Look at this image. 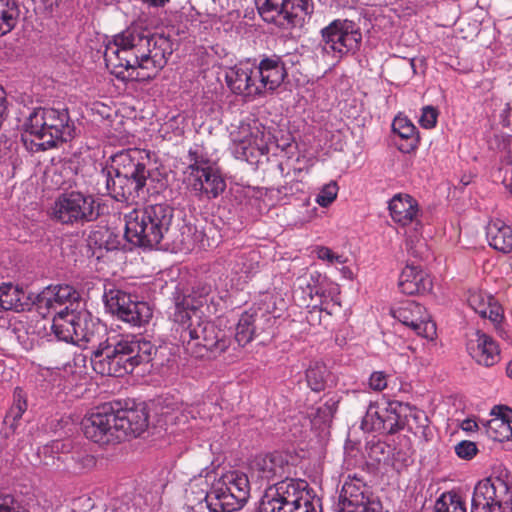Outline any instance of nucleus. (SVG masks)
Returning a JSON list of instances; mask_svg holds the SVG:
<instances>
[{
	"instance_id": "f257e3e1",
	"label": "nucleus",
	"mask_w": 512,
	"mask_h": 512,
	"mask_svg": "<svg viewBox=\"0 0 512 512\" xmlns=\"http://www.w3.org/2000/svg\"><path fill=\"white\" fill-rule=\"evenodd\" d=\"M172 54L169 39L130 27L113 36L104 51L111 74L121 80L148 81L156 77Z\"/></svg>"
},
{
	"instance_id": "f03ea898",
	"label": "nucleus",
	"mask_w": 512,
	"mask_h": 512,
	"mask_svg": "<svg viewBox=\"0 0 512 512\" xmlns=\"http://www.w3.org/2000/svg\"><path fill=\"white\" fill-rule=\"evenodd\" d=\"M86 438L100 445L116 444L140 436L148 427L144 407L114 411L110 406L96 408L82 420Z\"/></svg>"
},
{
	"instance_id": "7ed1b4c3",
	"label": "nucleus",
	"mask_w": 512,
	"mask_h": 512,
	"mask_svg": "<svg viewBox=\"0 0 512 512\" xmlns=\"http://www.w3.org/2000/svg\"><path fill=\"white\" fill-rule=\"evenodd\" d=\"M155 353V346L141 336H127L110 344L100 342L93 350L91 364L101 375L121 377L142 363H148Z\"/></svg>"
},
{
	"instance_id": "20e7f679",
	"label": "nucleus",
	"mask_w": 512,
	"mask_h": 512,
	"mask_svg": "<svg viewBox=\"0 0 512 512\" xmlns=\"http://www.w3.org/2000/svg\"><path fill=\"white\" fill-rule=\"evenodd\" d=\"M173 209L167 204L148 205L125 215V237L139 247L158 245L168 232Z\"/></svg>"
},
{
	"instance_id": "39448f33",
	"label": "nucleus",
	"mask_w": 512,
	"mask_h": 512,
	"mask_svg": "<svg viewBox=\"0 0 512 512\" xmlns=\"http://www.w3.org/2000/svg\"><path fill=\"white\" fill-rule=\"evenodd\" d=\"M190 323L181 331V339L188 353L196 358H215L230 344L225 333L209 321H202L196 311L178 309L175 321Z\"/></svg>"
},
{
	"instance_id": "423d86ee",
	"label": "nucleus",
	"mask_w": 512,
	"mask_h": 512,
	"mask_svg": "<svg viewBox=\"0 0 512 512\" xmlns=\"http://www.w3.org/2000/svg\"><path fill=\"white\" fill-rule=\"evenodd\" d=\"M25 131L41 142L42 150L56 147L75 136V125L67 109L37 108L24 123Z\"/></svg>"
},
{
	"instance_id": "0eeeda50",
	"label": "nucleus",
	"mask_w": 512,
	"mask_h": 512,
	"mask_svg": "<svg viewBox=\"0 0 512 512\" xmlns=\"http://www.w3.org/2000/svg\"><path fill=\"white\" fill-rule=\"evenodd\" d=\"M314 494L305 480L285 478L270 486L261 499L260 512H291Z\"/></svg>"
},
{
	"instance_id": "6e6552de",
	"label": "nucleus",
	"mask_w": 512,
	"mask_h": 512,
	"mask_svg": "<svg viewBox=\"0 0 512 512\" xmlns=\"http://www.w3.org/2000/svg\"><path fill=\"white\" fill-rule=\"evenodd\" d=\"M190 163L187 167L186 182L188 187L200 199H214L222 194L226 182L220 171L211 165L208 159L198 155L197 151H189Z\"/></svg>"
},
{
	"instance_id": "1a4fd4ad",
	"label": "nucleus",
	"mask_w": 512,
	"mask_h": 512,
	"mask_svg": "<svg viewBox=\"0 0 512 512\" xmlns=\"http://www.w3.org/2000/svg\"><path fill=\"white\" fill-rule=\"evenodd\" d=\"M250 484L244 473L232 471L207 495L208 507L214 512L239 510L248 500Z\"/></svg>"
},
{
	"instance_id": "9d476101",
	"label": "nucleus",
	"mask_w": 512,
	"mask_h": 512,
	"mask_svg": "<svg viewBox=\"0 0 512 512\" xmlns=\"http://www.w3.org/2000/svg\"><path fill=\"white\" fill-rule=\"evenodd\" d=\"M256 6L264 21L284 29L301 24L313 9L310 0H256Z\"/></svg>"
},
{
	"instance_id": "9b49d317",
	"label": "nucleus",
	"mask_w": 512,
	"mask_h": 512,
	"mask_svg": "<svg viewBox=\"0 0 512 512\" xmlns=\"http://www.w3.org/2000/svg\"><path fill=\"white\" fill-rule=\"evenodd\" d=\"M99 209L92 195L72 191L58 197L54 203L53 216L63 224L91 222L99 217Z\"/></svg>"
},
{
	"instance_id": "f8f14e48",
	"label": "nucleus",
	"mask_w": 512,
	"mask_h": 512,
	"mask_svg": "<svg viewBox=\"0 0 512 512\" xmlns=\"http://www.w3.org/2000/svg\"><path fill=\"white\" fill-rule=\"evenodd\" d=\"M512 504L508 484L500 477L479 481L473 492L471 512H506Z\"/></svg>"
},
{
	"instance_id": "ddd939ff",
	"label": "nucleus",
	"mask_w": 512,
	"mask_h": 512,
	"mask_svg": "<svg viewBox=\"0 0 512 512\" xmlns=\"http://www.w3.org/2000/svg\"><path fill=\"white\" fill-rule=\"evenodd\" d=\"M389 211L392 220L402 227L412 226L414 234L406 231V248L415 257L422 255L423 244L419 230L422 225L419 221V207L417 201L408 194H397L389 202Z\"/></svg>"
},
{
	"instance_id": "4468645a",
	"label": "nucleus",
	"mask_w": 512,
	"mask_h": 512,
	"mask_svg": "<svg viewBox=\"0 0 512 512\" xmlns=\"http://www.w3.org/2000/svg\"><path fill=\"white\" fill-rule=\"evenodd\" d=\"M323 49L340 56L359 50L362 33L351 20L336 19L321 30Z\"/></svg>"
},
{
	"instance_id": "2eb2a0df",
	"label": "nucleus",
	"mask_w": 512,
	"mask_h": 512,
	"mask_svg": "<svg viewBox=\"0 0 512 512\" xmlns=\"http://www.w3.org/2000/svg\"><path fill=\"white\" fill-rule=\"evenodd\" d=\"M339 512H386L379 499L362 481L343 485Z\"/></svg>"
},
{
	"instance_id": "dca6fc26",
	"label": "nucleus",
	"mask_w": 512,
	"mask_h": 512,
	"mask_svg": "<svg viewBox=\"0 0 512 512\" xmlns=\"http://www.w3.org/2000/svg\"><path fill=\"white\" fill-rule=\"evenodd\" d=\"M114 171L133 181L140 182L145 188L150 171L147 169L149 162L148 153L144 150L133 148L122 150L111 157Z\"/></svg>"
},
{
	"instance_id": "f3484780",
	"label": "nucleus",
	"mask_w": 512,
	"mask_h": 512,
	"mask_svg": "<svg viewBox=\"0 0 512 512\" xmlns=\"http://www.w3.org/2000/svg\"><path fill=\"white\" fill-rule=\"evenodd\" d=\"M80 299L79 292L70 285H56L45 288L37 295L33 304L42 317L49 316L52 312L63 308L73 310L71 307Z\"/></svg>"
},
{
	"instance_id": "a211bd4d",
	"label": "nucleus",
	"mask_w": 512,
	"mask_h": 512,
	"mask_svg": "<svg viewBox=\"0 0 512 512\" xmlns=\"http://www.w3.org/2000/svg\"><path fill=\"white\" fill-rule=\"evenodd\" d=\"M392 313L395 319L413 329L418 335L430 339L436 335V326L429 320L422 305L408 301L394 309Z\"/></svg>"
},
{
	"instance_id": "6ab92c4d",
	"label": "nucleus",
	"mask_w": 512,
	"mask_h": 512,
	"mask_svg": "<svg viewBox=\"0 0 512 512\" xmlns=\"http://www.w3.org/2000/svg\"><path fill=\"white\" fill-rule=\"evenodd\" d=\"M225 80L228 88L237 95L255 96L260 94L254 68L248 64L240 63L229 67L225 71Z\"/></svg>"
},
{
	"instance_id": "aec40b11",
	"label": "nucleus",
	"mask_w": 512,
	"mask_h": 512,
	"mask_svg": "<svg viewBox=\"0 0 512 512\" xmlns=\"http://www.w3.org/2000/svg\"><path fill=\"white\" fill-rule=\"evenodd\" d=\"M470 356L477 364L491 367L500 361L498 344L489 335L477 330L467 344Z\"/></svg>"
},
{
	"instance_id": "412c9836",
	"label": "nucleus",
	"mask_w": 512,
	"mask_h": 512,
	"mask_svg": "<svg viewBox=\"0 0 512 512\" xmlns=\"http://www.w3.org/2000/svg\"><path fill=\"white\" fill-rule=\"evenodd\" d=\"M112 176L111 171L102 170V177L105 181V188L107 193L117 201H134L144 194L143 187L140 182L129 180L118 171H114Z\"/></svg>"
},
{
	"instance_id": "4be33fe9",
	"label": "nucleus",
	"mask_w": 512,
	"mask_h": 512,
	"mask_svg": "<svg viewBox=\"0 0 512 512\" xmlns=\"http://www.w3.org/2000/svg\"><path fill=\"white\" fill-rule=\"evenodd\" d=\"M257 88L260 89V94L264 90H275L286 77V70L283 62L279 58H265L259 66L254 68Z\"/></svg>"
},
{
	"instance_id": "5701e85b",
	"label": "nucleus",
	"mask_w": 512,
	"mask_h": 512,
	"mask_svg": "<svg viewBox=\"0 0 512 512\" xmlns=\"http://www.w3.org/2000/svg\"><path fill=\"white\" fill-rule=\"evenodd\" d=\"M82 315L75 312V310H68V308L60 309L53 316L52 331L57 339L65 342H73L75 338L81 334L79 327L82 324Z\"/></svg>"
},
{
	"instance_id": "b1692460",
	"label": "nucleus",
	"mask_w": 512,
	"mask_h": 512,
	"mask_svg": "<svg viewBox=\"0 0 512 512\" xmlns=\"http://www.w3.org/2000/svg\"><path fill=\"white\" fill-rule=\"evenodd\" d=\"M398 286L402 293L406 295H415L429 291L432 282L420 267L415 265H406L400 276Z\"/></svg>"
},
{
	"instance_id": "393cba45",
	"label": "nucleus",
	"mask_w": 512,
	"mask_h": 512,
	"mask_svg": "<svg viewBox=\"0 0 512 512\" xmlns=\"http://www.w3.org/2000/svg\"><path fill=\"white\" fill-rule=\"evenodd\" d=\"M252 470L261 479L282 478L287 474L289 465L280 454L258 456L252 462Z\"/></svg>"
},
{
	"instance_id": "a878e982",
	"label": "nucleus",
	"mask_w": 512,
	"mask_h": 512,
	"mask_svg": "<svg viewBox=\"0 0 512 512\" xmlns=\"http://www.w3.org/2000/svg\"><path fill=\"white\" fill-rule=\"evenodd\" d=\"M489 244L495 250L503 253L512 251V229L500 219L492 220L486 228Z\"/></svg>"
},
{
	"instance_id": "bb28decb",
	"label": "nucleus",
	"mask_w": 512,
	"mask_h": 512,
	"mask_svg": "<svg viewBox=\"0 0 512 512\" xmlns=\"http://www.w3.org/2000/svg\"><path fill=\"white\" fill-rule=\"evenodd\" d=\"M24 291L12 284L0 287V308L3 310H15L17 312L29 309L30 303Z\"/></svg>"
},
{
	"instance_id": "cd10ccee",
	"label": "nucleus",
	"mask_w": 512,
	"mask_h": 512,
	"mask_svg": "<svg viewBox=\"0 0 512 512\" xmlns=\"http://www.w3.org/2000/svg\"><path fill=\"white\" fill-rule=\"evenodd\" d=\"M153 311L150 305L144 301H138L133 298L120 320L129 323L132 326L141 327L150 322Z\"/></svg>"
},
{
	"instance_id": "c85d7f7f",
	"label": "nucleus",
	"mask_w": 512,
	"mask_h": 512,
	"mask_svg": "<svg viewBox=\"0 0 512 512\" xmlns=\"http://www.w3.org/2000/svg\"><path fill=\"white\" fill-rule=\"evenodd\" d=\"M19 16L20 9L16 0H0V36L16 27Z\"/></svg>"
},
{
	"instance_id": "c756f323",
	"label": "nucleus",
	"mask_w": 512,
	"mask_h": 512,
	"mask_svg": "<svg viewBox=\"0 0 512 512\" xmlns=\"http://www.w3.org/2000/svg\"><path fill=\"white\" fill-rule=\"evenodd\" d=\"M404 410H406L405 405L400 403H391L383 408V433L394 434L404 429Z\"/></svg>"
},
{
	"instance_id": "7c9ffc66",
	"label": "nucleus",
	"mask_w": 512,
	"mask_h": 512,
	"mask_svg": "<svg viewBox=\"0 0 512 512\" xmlns=\"http://www.w3.org/2000/svg\"><path fill=\"white\" fill-rule=\"evenodd\" d=\"M133 297L119 289H110L104 293V302L108 311L119 319L128 308Z\"/></svg>"
},
{
	"instance_id": "2f4dec72",
	"label": "nucleus",
	"mask_w": 512,
	"mask_h": 512,
	"mask_svg": "<svg viewBox=\"0 0 512 512\" xmlns=\"http://www.w3.org/2000/svg\"><path fill=\"white\" fill-rule=\"evenodd\" d=\"M404 410V428L412 432L414 435L425 436L428 428V418L425 413L416 408L405 405Z\"/></svg>"
},
{
	"instance_id": "473e14b6",
	"label": "nucleus",
	"mask_w": 512,
	"mask_h": 512,
	"mask_svg": "<svg viewBox=\"0 0 512 512\" xmlns=\"http://www.w3.org/2000/svg\"><path fill=\"white\" fill-rule=\"evenodd\" d=\"M329 371L321 362L312 363L306 370V381L311 390L320 392L325 389Z\"/></svg>"
},
{
	"instance_id": "72a5a7b5",
	"label": "nucleus",
	"mask_w": 512,
	"mask_h": 512,
	"mask_svg": "<svg viewBox=\"0 0 512 512\" xmlns=\"http://www.w3.org/2000/svg\"><path fill=\"white\" fill-rule=\"evenodd\" d=\"M255 330V315L244 312L236 326L235 340L240 346H245L252 341Z\"/></svg>"
},
{
	"instance_id": "f704fd0d",
	"label": "nucleus",
	"mask_w": 512,
	"mask_h": 512,
	"mask_svg": "<svg viewBox=\"0 0 512 512\" xmlns=\"http://www.w3.org/2000/svg\"><path fill=\"white\" fill-rule=\"evenodd\" d=\"M387 67L392 78L398 81L409 79L416 73L414 59L395 57L387 64Z\"/></svg>"
},
{
	"instance_id": "c9c22d12",
	"label": "nucleus",
	"mask_w": 512,
	"mask_h": 512,
	"mask_svg": "<svg viewBox=\"0 0 512 512\" xmlns=\"http://www.w3.org/2000/svg\"><path fill=\"white\" fill-rule=\"evenodd\" d=\"M27 409L26 398L23 395V391L20 388H16L14 391V402L9 411L7 412L4 423L14 431L17 422L21 419L23 413Z\"/></svg>"
},
{
	"instance_id": "e433bc0d",
	"label": "nucleus",
	"mask_w": 512,
	"mask_h": 512,
	"mask_svg": "<svg viewBox=\"0 0 512 512\" xmlns=\"http://www.w3.org/2000/svg\"><path fill=\"white\" fill-rule=\"evenodd\" d=\"M392 128L393 131L397 133L402 139L409 141L408 147L406 149L400 148L401 150L409 152L416 147V128L408 119L400 117L395 118L392 123Z\"/></svg>"
},
{
	"instance_id": "4c0bfd02",
	"label": "nucleus",
	"mask_w": 512,
	"mask_h": 512,
	"mask_svg": "<svg viewBox=\"0 0 512 512\" xmlns=\"http://www.w3.org/2000/svg\"><path fill=\"white\" fill-rule=\"evenodd\" d=\"M485 434L496 441H503L512 435V428L510 424H506L499 418H491L486 422H481Z\"/></svg>"
},
{
	"instance_id": "58836bf2",
	"label": "nucleus",
	"mask_w": 512,
	"mask_h": 512,
	"mask_svg": "<svg viewBox=\"0 0 512 512\" xmlns=\"http://www.w3.org/2000/svg\"><path fill=\"white\" fill-rule=\"evenodd\" d=\"M434 512H467L462 498L454 493H444L437 499Z\"/></svg>"
},
{
	"instance_id": "ea45409f",
	"label": "nucleus",
	"mask_w": 512,
	"mask_h": 512,
	"mask_svg": "<svg viewBox=\"0 0 512 512\" xmlns=\"http://www.w3.org/2000/svg\"><path fill=\"white\" fill-rule=\"evenodd\" d=\"M384 425L383 409L370 405L362 420V428L367 431L382 432Z\"/></svg>"
},
{
	"instance_id": "a19ab883",
	"label": "nucleus",
	"mask_w": 512,
	"mask_h": 512,
	"mask_svg": "<svg viewBox=\"0 0 512 512\" xmlns=\"http://www.w3.org/2000/svg\"><path fill=\"white\" fill-rule=\"evenodd\" d=\"M493 299L481 292H472L467 299L469 306L481 317H486V310Z\"/></svg>"
},
{
	"instance_id": "79ce46f5",
	"label": "nucleus",
	"mask_w": 512,
	"mask_h": 512,
	"mask_svg": "<svg viewBox=\"0 0 512 512\" xmlns=\"http://www.w3.org/2000/svg\"><path fill=\"white\" fill-rule=\"evenodd\" d=\"M338 185L336 182L331 181L324 185L316 196V203L321 207H328L337 197Z\"/></svg>"
},
{
	"instance_id": "37998d69",
	"label": "nucleus",
	"mask_w": 512,
	"mask_h": 512,
	"mask_svg": "<svg viewBox=\"0 0 512 512\" xmlns=\"http://www.w3.org/2000/svg\"><path fill=\"white\" fill-rule=\"evenodd\" d=\"M93 326L91 322H88L86 319V315L82 317V324L79 325L78 328L81 330V334H83L84 337H80V335L73 340L72 343L80 344L81 342L91 343L92 347H98V339H96L95 330L90 329L89 326Z\"/></svg>"
},
{
	"instance_id": "c03bdc74",
	"label": "nucleus",
	"mask_w": 512,
	"mask_h": 512,
	"mask_svg": "<svg viewBox=\"0 0 512 512\" xmlns=\"http://www.w3.org/2000/svg\"><path fill=\"white\" fill-rule=\"evenodd\" d=\"M316 254L320 260L327 261L330 264H345L347 262V258L343 255L336 254L325 246L317 247Z\"/></svg>"
},
{
	"instance_id": "a18cd8bd",
	"label": "nucleus",
	"mask_w": 512,
	"mask_h": 512,
	"mask_svg": "<svg viewBox=\"0 0 512 512\" xmlns=\"http://www.w3.org/2000/svg\"><path fill=\"white\" fill-rule=\"evenodd\" d=\"M438 118V111L433 106H425L422 109V114L419 123L423 128L431 129L435 127Z\"/></svg>"
},
{
	"instance_id": "49530a36",
	"label": "nucleus",
	"mask_w": 512,
	"mask_h": 512,
	"mask_svg": "<svg viewBox=\"0 0 512 512\" xmlns=\"http://www.w3.org/2000/svg\"><path fill=\"white\" fill-rule=\"evenodd\" d=\"M477 452V446L472 441H461L455 446V453L457 456L465 460L472 459Z\"/></svg>"
},
{
	"instance_id": "de8ad7c7",
	"label": "nucleus",
	"mask_w": 512,
	"mask_h": 512,
	"mask_svg": "<svg viewBox=\"0 0 512 512\" xmlns=\"http://www.w3.org/2000/svg\"><path fill=\"white\" fill-rule=\"evenodd\" d=\"M369 385L375 391H382L387 386L386 375L382 372H374L370 377Z\"/></svg>"
},
{
	"instance_id": "09e8293b",
	"label": "nucleus",
	"mask_w": 512,
	"mask_h": 512,
	"mask_svg": "<svg viewBox=\"0 0 512 512\" xmlns=\"http://www.w3.org/2000/svg\"><path fill=\"white\" fill-rule=\"evenodd\" d=\"M492 418H499L506 424H510L512 420V409L507 406H495L491 412Z\"/></svg>"
},
{
	"instance_id": "8fccbe9b",
	"label": "nucleus",
	"mask_w": 512,
	"mask_h": 512,
	"mask_svg": "<svg viewBox=\"0 0 512 512\" xmlns=\"http://www.w3.org/2000/svg\"><path fill=\"white\" fill-rule=\"evenodd\" d=\"M493 323H499L502 319L501 308L500 306L493 302V300L489 304V308L486 310V317Z\"/></svg>"
},
{
	"instance_id": "3c124183",
	"label": "nucleus",
	"mask_w": 512,
	"mask_h": 512,
	"mask_svg": "<svg viewBox=\"0 0 512 512\" xmlns=\"http://www.w3.org/2000/svg\"><path fill=\"white\" fill-rule=\"evenodd\" d=\"M499 172H504L502 183L507 191L512 195V166L506 165L504 168L500 169Z\"/></svg>"
},
{
	"instance_id": "603ef678",
	"label": "nucleus",
	"mask_w": 512,
	"mask_h": 512,
	"mask_svg": "<svg viewBox=\"0 0 512 512\" xmlns=\"http://www.w3.org/2000/svg\"><path fill=\"white\" fill-rule=\"evenodd\" d=\"M300 287L303 288V285L306 286L305 292L309 295L310 299H313L314 295L319 294V289L316 286H313L306 277H300L298 279Z\"/></svg>"
},
{
	"instance_id": "864d4df0",
	"label": "nucleus",
	"mask_w": 512,
	"mask_h": 512,
	"mask_svg": "<svg viewBox=\"0 0 512 512\" xmlns=\"http://www.w3.org/2000/svg\"><path fill=\"white\" fill-rule=\"evenodd\" d=\"M13 142L4 135H0V158L5 157L11 150Z\"/></svg>"
},
{
	"instance_id": "5fc2aeb1",
	"label": "nucleus",
	"mask_w": 512,
	"mask_h": 512,
	"mask_svg": "<svg viewBox=\"0 0 512 512\" xmlns=\"http://www.w3.org/2000/svg\"><path fill=\"white\" fill-rule=\"evenodd\" d=\"M464 431H474L475 429H480L479 424L474 420H464L461 425Z\"/></svg>"
},
{
	"instance_id": "6e6d98bb",
	"label": "nucleus",
	"mask_w": 512,
	"mask_h": 512,
	"mask_svg": "<svg viewBox=\"0 0 512 512\" xmlns=\"http://www.w3.org/2000/svg\"><path fill=\"white\" fill-rule=\"evenodd\" d=\"M145 3H148L155 7L164 6L169 0H143Z\"/></svg>"
},
{
	"instance_id": "4d7b16f0",
	"label": "nucleus",
	"mask_w": 512,
	"mask_h": 512,
	"mask_svg": "<svg viewBox=\"0 0 512 512\" xmlns=\"http://www.w3.org/2000/svg\"><path fill=\"white\" fill-rule=\"evenodd\" d=\"M242 265V267L240 269H236V272L239 273V272H243L245 274H248L250 272L249 268L245 266V263L243 262V259L241 258L240 261H236V266H240Z\"/></svg>"
},
{
	"instance_id": "13d9d810",
	"label": "nucleus",
	"mask_w": 512,
	"mask_h": 512,
	"mask_svg": "<svg viewBox=\"0 0 512 512\" xmlns=\"http://www.w3.org/2000/svg\"><path fill=\"white\" fill-rule=\"evenodd\" d=\"M506 373L509 378L512 379V361H510L506 367Z\"/></svg>"
},
{
	"instance_id": "bf43d9fd",
	"label": "nucleus",
	"mask_w": 512,
	"mask_h": 512,
	"mask_svg": "<svg viewBox=\"0 0 512 512\" xmlns=\"http://www.w3.org/2000/svg\"><path fill=\"white\" fill-rule=\"evenodd\" d=\"M5 101V91L2 86H0V102Z\"/></svg>"
}]
</instances>
